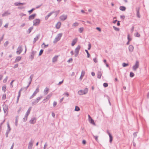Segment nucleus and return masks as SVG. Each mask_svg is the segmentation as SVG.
<instances>
[{
    "label": "nucleus",
    "instance_id": "11",
    "mask_svg": "<svg viewBox=\"0 0 149 149\" xmlns=\"http://www.w3.org/2000/svg\"><path fill=\"white\" fill-rule=\"evenodd\" d=\"M36 119L35 117L32 118L30 120L29 122L31 124H34L36 122Z\"/></svg>",
    "mask_w": 149,
    "mask_h": 149
},
{
    "label": "nucleus",
    "instance_id": "41",
    "mask_svg": "<svg viewBox=\"0 0 149 149\" xmlns=\"http://www.w3.org/2000/svg\"><path fill=\"white\" fill-rule=\"evenodd\" d=\"M34 10L35 9L34 8H33L31 10H29L28 12L29 13V14H31Z\"/></svg>",
    "mask_w": 149,
    "mask_h": 149
},
{
    "label": "nucleus",
    "instance_id": "29",
    "mask_svg": "<svg viewBox=\"0 0 149 149\" xmlns=\"http://www.w3.org/2000/svg\"><path fill=\"white\" fill-rule=\"evenodd\" d=\"M122 11H124L125 10L126 8L124 6H120L119 8Z\"/></svg>",
    "mask_w": 149,
    "mask_h": 149
},
{
    "label": "nucleus",
    "instance_id": "22",
    "mask_svg": "<svg viewBox=\"0 0 149 149\" xmlns=\"http://www.w3.org/2000/svg\"><path fill=\"white\" fill-rule=\"evenodd\" d=\"M25 3H19L18 2H15L14 3V4L15 6H18L21 5H24Z\"/></svg>",
    "mask_w": 149,
    "mask_h": 149
},
{
    "label": "nucleus",
    "instance_id": "49",
    "mask_svg": "<svg viewBox=\"0 0 149 149\" xmlns=\"http://www.w3.org/2000/svg\"><path fill=\"white\" fill-rule=\"evenodd\" d=\"M78 24L77 22H76L73 24H72V26H78Z\"/></svg>",
    "mask_w": 149,
    "mask_h": 149
},
{
    "label": "nucleus",
    "instance_id": "23",
    "mask_svg": "<svg viewBox=\"0 0 149 149\" xmlns=\"http://www.w3.org/2000/svg\"><path fill=\"white\" fill-rule=\"evenodd\" d=\"M49 91V89L47 88H46L44 91V94L45 95H47Z\"/></svg>",
    "mask_w": 149,
    "mask_h": 149
},
{
    "label": "nucleus",
    "instance_id": "32",
    "mask_svg": "<svg viewBox=\"0 0 149 149\" xmlns=\"http://www.w3.org/2000/svg\"><path fill=\"white\" fill-rule=\"evenodd\" d=\"M7 127L8 129L6 131L10 132V131L11 129L8 123H7Z\"/></svg>",
    "mask_w": 149,
    "mask_h": 149
},
{
    "label": "nucleus",
    "instance_id": "34",
    "mask_svg": "<svg viewBox=\"0 0 149 149\" xmlns=\"http://www.w3.org/2000/svg\"><path fill=\"white\" fill-rule=\"evenodd\" d=\"M80 110V108L78 107L77 106H75V109H74V110L75 111H79Z\"/></svg>",
    "mask_w": 149,
    "mask_h": 149
},
{
    "label": "nucleus",
    "instance_id": "60",
    "mask_svg": "<svg viewBox=\"0 0 149 149\" xmlns=\"http://www.w3.org/2000/svg\"><path fill=\"white\" fill-rule=\"evenodd\" d=\"M14 81V80H12L11 82H10V85L11 86V88H12L13 86V82Z\"/></svg>",
    "mask_w": 149,
    "mask_h": 149
},
{
    "label": "nucleus",
    "instance_id": "18",
    "mask_svg": "<svg viewBox=\"0 0 149 149\" xmlns=\"http://www.w3.org/2000/svg\"><path fill=\"white\" fill-rule=\"evenodd\" d=\"M85 72L83 70H82L81 72V74L80 77L79 78L81 80L83 78V77L84 76L85 74Z\"/></svg>",
    "mask_w": 149,
    "mask_h": 149
},
{
    "label": "nucleus",
    "instance_id": "21",
    "mask_svg": "<svg viewBox=\"0 0 149 149\" xmlns=\"http://www.w3.org/2000/svg\"><path fill=\"white\" fill-rule=\"evenodd\" d=\"M22 58V57L20 56H17L16 58L15 62H17L20 61Z\"/></svg>",
    "mask_w": 149,
    "mask_h": 149
},
{
    "label": "nucleus",
    "instance_id": "4",
    "mask_svg": "<svg viewBox=\"0 0 149 149\" xmlns=\"http://www.w3.org/2000/svg\"><path fill=\"white\" fill-rule=\"evenodd\" d=\"M139 63L138 61H136L135 64L132 67V69L134 71H136V69L139 68Z\"/></svg>",
    "mask_w": 149,
    "mask_h": 149
},
{
    "label": "nucleus",
    "instance_id": "63",
    "mask_svg": "<svg viewBox=\"0 0 149 149\" xmlns=\"http://www.w3.org/2000/svg\"><path fill=\"white\" fill-rule=\"evenodd\" d=\"M47 146V143H45V144L44 145V147H43V149H45L46 148V147Z\"/></svg>",
    "mask_w": 149,
    "mask_h": 149
},
{
    "label": "nucleus",
    "instance_id": "37",
    "mask_svg": "<svg viewBox=\"0 0 149 149\" xmlns=\"http://www.w3.org/2000/svg\"><path fill=\"white\" fill-rule=\"evenodd\" d=\"M134 74L132 72H131L130 73V76L131 77H134Z\"/></svg>",
    "mask_w": 149,
    "mask_h": 149
},
{
    "label": "nucleus",
    "instance_id": "39",
    "mask_svg": "<svg viewBox=\"0 0 149 149\" xmlns=\"http://www.w3.org/2000/svg\"><path fill=\"white\" fill-rule=\"evenodd\" d=\"M85 51L86 52V53L87 54V57L88 58H89L90 57V54H89L88 51L86 50V49H85Z\"/></svg>",
    "mask_w": 149,
    "mask_h": 149
},
{
    "label": "nucleus",
    "instance_id": "13",
    "mask_svg": "<svg viewBox=\"0 0 149 149\" xmlns=\"http://www.w3.org/2000/svg\"><path fill=\"white\" fill-rule=\"evenodd\" d=\"M77 38H75L72 41L71 45L72 46H74L75 44L77 43Z\"/></svg>",
    "mask_w": 149,
    "mask_h": 149
},
{
    "label": "nucleus",
    "instance_id": "42",
    "mask_svg": "<svg viewBox=\"0 0 149 149\" xmlns=\"http://www.w3.org/2000/svg\"><path fill=\"white\" fill-rule=\"evenodd\" d=\"M43 52V49H41L40 51L39 54V56H40L41 55H42V54Z\"/></svg>",
    "mask_w": 149,
    "mask_h": 149
},
{
    "label": "nucleus",
    "instance_id": "28",
    "mask_svg": "<svg viewBox=\"0 0 149 149\" xmlns=\"http://www.w3.org/2000/svg\"><path fill=\"white\" fill-rule=\"evenodd\" d=\"M38 102L37 101L36 99L33 100L32 102V105H34L36 104Z\"/></svg>",
    "mask_w": 149,
    "mask_h": 149
},
{
    "label": "nucleus",
    "instance_id": "55",
    "mask_svg": "<svg viewBox=\"0 0 149 149\" xmlns=\"http://www.w3.org/2000/svg\"><path fill=\"white\" fill-rule=\"evenodd\" d=\"M91 44H90V43L88 44V50H90L91 49Z\"/></svg>",
    "mask_w": 149,
    "mask_h": 149
},
{
    "label": "nucleus",
    "instance_id": "5",
    "mask_svg": "<svg viewBox=\"0 0 149 149\" xmlns=\"http://www.w3.org/2000/svg\"><path fill=\"white\" fill-rule=\"evenodd\" d=\"M39 86H38L37 87L36 89V90L34 92V93L32 94V95L30 97V99H31L34 96H35L36 95V94L38 93L39 92Z\"/></svg>",
    "mask_w": 149,
    "mask_h": 149
},
{
    "label": "nucleus",
    "instance_id": "10",
    "mask_svg": "<svg viewBox=\"0 0 149 149\" xmlns=\"http://www.w3.org/2000/svg\"><path fill=\"white\" fill-rule=\"evenodd\" d=\"M36 15V14L35 13L33 14L30 16L29 17V20H31L33 19Z\"/></svg>",
    "mask_w": 149,
    "mask_h": 149
},
{
    "label": "nucleus",
    "instance_id": "50",
    "mask_svg": "<svg viewBox=\"0 0 149 149\" xmlns=\"http://www.w3.org/2000/svg\"><path fill=\"white\" fill-rule=\"evenodd\" d=\"M83 30V28H80L79 29V31L80 33H82Z\"/></svg>",
    "mask_w": 149,
    "mask_h": 149
},
{
    "label": "nucleus",
    "instance_id": "53",
    "mask_svg": "<svg viewBox=\"0 0 149 149\" xmlns=\"http://www.w3.org/2000/svg\"><path fill=\"white\" fill-rule=\"evenodd\" d=\"M72 58H70L68 61L67 62L68 63L72 62Z\"/></svg>",
    "mask_w": 149,
    "mask_h": 149
},
{
    "label": "nucleus",
    "instance_id": "44",
    "mask_svg": "<svg viewBox=\"0 0 149 149\" xmlns=\"http://www.w3.org/2000/svg\"><path fill=\"white\" fill-rule=\"evenodd\" d=\"M113 27L114 29L116 31H118L119 30V28H117L114 26H113Z\"/></svg>",
    "mask_w": 149,
    "mask_h": 149
},
{
    "label": "nucleus",
    "instance_id": "36",
    "mask_svg": "<svg viewBox=\"0 0 149 149\" xmlns=\"http://www.w3.org/2000/svg\"><path fill=\"white\" fill-rule=\"evenodd\" d=\"M2 90L5 92H6V86H4L2 87Z\"/></svg>",
    "mask_w": 149,
    "mask_h": 149
},
{
    "label": "nucleus",
    "instance_id": "59",
    "mask_svg": "<svg viewBox=\"0 0 149 149\" xmlns=\"http://www.w3.org/2000/svg\"><path fill=\"white\" fill-rule=\"evenodd\" d=\"M9 133H10L9 132L6 131V137L7 138L8 137V134Z\"/></svg>",
    "mask_w": 149,
    "mask_h": 149
},
{
    "label": "nucleus",
    "instance_id": "27",
    "mask_svg": "<svg viewBox=\"0 0 149 149\" xmlns=\"http://www.w3.org/2000/svg\"><path fill=\"white\" fill-rule=\"evenodd\" d=\"M102 76V73L100 71H98L97 72V78L99 79L101 78Z\"/></svg>",
    "mask_w": 149,
    "mask_h": 149
},
{
    "label": "nucleus",
    "instance_id": "43",
    "mask_svg": "<svg viewBox=\"0 0 149 149\" xmlns=\"http://www.w3.org/2000/svg\"><path fill=\"white\" fill-rule=\"evenodd\" d=\"M128 65V63H123L122 65L123 67H125L127 66Z\"/></svg>",
    "mask_w": 149,
    "mask_h": 149
},
{
    "label": "nucleus",
    "instance_id": "8",
    "mask_svg": "<svg viewBox=\"0 0 149 149\" xmlns=\"http://www.w3.org/2000/svg\"><path fill=\"white\" fill-rule=\"evenodd\" d=\"M67 15H63L60 17V18L61 20L64 21L67 19Z\"/></svg>",
    "mask_w": 149,
    "mask_h": 149
},
{
    "label": "nucleus",
    "instance_id": "38",
    "mask_svg": "<svg viewBox=\"0 0 149 149\" xmlns=\"http://www.w3.org/2000/svg\"><path fill=\"white\" fill-rule=\"evenodd\" d=\"M8 109V108L6 106L3 107V109L4 113H6Z\"/></svg>",
    "mask_w": 149,
    "mask_h": 149
},
{
    "label": "nucleus",
    "instance_id": "24",
    "mask_svg": "<svg viewBox=\"0 0 149 149\" xmlns=\"http://www.w3.org/2000/svg\"><path fill=\"white\" fill-rule=\"evenodd\" d=\"M89 121L90 122V123L92 124H93V125H95V123L94 122V121L93 120L92 118L89 120Z\"/></svg>",
    "mask_w": 149,
    "mask_h": 149
},
{
    "label": "nucleus",
    "instance_id": "51",
    "mask_svg": "<svg viewBox=\"0 0 149 149\" xmlns=\"http://www.w3.org/2000/svg\"><path fill=\"white\" fill-rule=\"evenodd\" d=\"M103 85L104 87H106L108 86V84L107 83H104L103 84Z\"/></svg>",
    "mask_w": 149,
    "mask_h": 149
},
{
    "label": "nucleus",
    "instance_id": "25",
    "mask_svg": "<svg viewBox=\"0 0 149 149\" xmlns=\"http://www.w3.org/2000/svg\"><path fill=\"white\" fill-rule=\"evenodd\" d=\"M48 44L46 45L45 44V43H43L41 45V47L42 48L45 49L48 46Z\"/></svg>",
    "mask_w": 149,
    "mask_h": 149
},
{
    "label": "nucleus",
    "instance_id": "20",
    "mask_svg": "<svg viewBox=\"0 0 149 149\" xmlns=\"http://www.w3.org/2000/svg\"><path fill=\"white\" fill-rule=\"evenodd\" d=\"M134 49L133 46L132 45H130L129 47V50L130 52H132L133 51Z\"/></svg>",
    "mask_w": 149,
    "mask_h": 149
},
{
    "label": "nucleus",
    "instance_id": "33",
    "mask_svg": "<svg viewBox=\"0 0 149 149\" xmlns=\"http://www.w3.org/2000/svg\"><path fill=\"white\" fill-rule=\"evenodd\" d=\"M33 76H34V75L33 74H32L31 75L29 79V81H32V79L33 77Z\"/></svg>",
    "mask_w": 149,
    "mask_h": 149
},
{
    "label": "nucleus",
    "instance_id": "17",
    "mask_svg": "<svg viewBox=\"0 0 149 149\" xmlns=\"http://www.w3.org/2000/svg\"><path fill=\"white\" fill-rule=\"evenodd\" d=\"M80 48V46L79 45H78L75 49V52L79 53Z\"/></svg>",
    "mask_w": 149,
    "mask_h": 149
},
{
    "label": "nucleus",
    "instance_id": "45",
    "mask_svg": "<svg viewBox=\"0 0 149 149\" xmlns=\"http://www.w3.org/2000/svg\"><path fill=\"white\" fill-rule=\"evenodd\" d=\"M6 98V95L5 94H4L3 95V96L2 97V100H4Z\"/></svg>",
    "mask_w": 149,
    "mask_h": 149
},
{
    "label": "nucleus",
    "instance_id": "2",
    "mask_svg": "<svg viewBox=\"0 0 149 149\" xmlns=\"http://www.w3.org/2000/svg\"><path fill=\"white\" fill-rule=\"evenodd\" d=\"M62 33H59L57 35V36L55 38L54 40L53 41V42L54 43H56L58 41L60 40L61 37H62Z\"/></svg>",
    "mask_w": 149,
    "mask_h": 149
},
{
    "label": "nucleus",
    "instance_id": "12",
    "mask_svg": "<svg viewBox=\"0 0 149 149\" xmlns=\"http://www.w3.org/2000/svg\"><path fill=\"white\" fill-rule=\"evenodd\" d=\"M107 134L109 135V142L111 143L113 140V137L110 134V132H109V130H107Z\"/></svg>",
    "mask_w": 149,
    "mask_h": 149
},
{
    "label": "nucleus",
    "instance_id": "7",
    "mask_svg": "<svg viewBox=\"0 0 149 149\" xmlns=\"http://www.w3.org/2000/svg\"><path fill=\"white\" fill-rule=\"evenodd\" d=\"M33 141H32L31 139V141L29 142L28 144V149H32V146Z\"/></svg>",
    "mask_w": 149,
    "mask_h": 149
},
{
    "label": "nucleus",
    "instance_id": "52",
    "mask_svg": "<svg viewBox=\"0 0 149 149\" xmlns=\"http://www.w3.org/2000/svg\"><path fill=\"white\" fill-rule=\"evenodd\" d=\"M93 136L95 138V139L97 141V140H98V136H94V135H93Z\"/></svg>",
    "mask_w": 149,
    "mask_h": 149
},
{
    "label": "nucleus",
    "instance_id": "64",
    "mask_svg": "<svg viewBox=\"0 0 149 149\" xmlns=\"http://www.w3.org/2000/svg\"><path fill=\"white\" fill-rule=\"evenodd\" d=\"M25 25V23H23L21 25H20V27L21 28H22Z\"/></svg>",
    "mask_w": 149,
    "mask_h": 149
},
{
    "label": "nucleus",
    "instance_id": "47",
    "mask_svg": "<svg viewBox=\"0 0 149 149\" xmlns=\"http://www.w3.org/2000/svg\"><path fill=\"white\" fill-rule=\"evenodd\" d=\"M42 98V97L40 96V97H38L36 99L37 100V101L38 102L39 100H40Z\"/></svg>",
    "mask_w": 149,
    "mask_h": 149
},
{
    "label": "nucleus",
    "instance_id": "54",
    "mask_svg": "<svg viewBox=\"0 0 149 149\" xmlns=\"http://www.w3.org/2000/svg\"><path fill=\"white\" fill-rule=\"evenodd\" d=\"M57 103L55 101H54L53 103V106L54 107H55L57 105Z\"/></svg>",
    "mask_w": 149,
    "mask_h": 149
},
{
    "label": "nucleus",
    "instance_id": "15",
    "mask_svg": "<svg viewBox=\"0 0 149 149\" xmlns=\"http://www.w3.org/2000/svg\"><path fill=\"white\" fill-rule=\"evenodd\" d=\"M36 53V52L35 51H33L31 54V56H30V58L31 59V60H33L34 57V56Z\"/></svg>",
    "mask_w": 149,
    "mask_h": 149
},
{
    "label": "nucleus",
    "instance_id": "57",
    "mask_svg": "<svg viewBox=\"0 0 149 149\" xmlns=\"http://www.w3.org/2000/svg\"><path fill=\"white\" fill-rule=\"evenodd\" d=\"M136 16L139 18H140V15L139 14V12L136 13Z\"/></svg>",
    "mask_w": 149,
    "mask_h": 149
},
{
    "label": "nucleus",
    "instance_id": "46",
    "mask_svg": "<svg viewBox=\"0 0 149 149\" xmlns=\"http://www.w3.org/2000/svg\"><path fill=\"white\" fill-rule=\"evenodd\" d=\"M135 9H136V13L139 12V10H140V8L139 7H136V8Z\"/></svg>",
    "mask_w": 149,
    "mask_h": 149
},
{
    "label": "nucleus",
    "instance_id": "6",
    "mask_svg": "<svg viewBox=\"0 0 149 149\" xmlns=\"http://www.w3.org/2000/svg\"><path fill=\"white\" fill-rule=\"evenodd\" d=\"M22 50L23 49L22 48V46L21 45H19L17 50L16 53L18 55L20 54L22 51Z\"/></svg>",
    "mask_w": 149,
    "mask_h": 149
},
{
    "label": "nucleus",
    "instance_id": "48",
    "mask_svg": "<svg viewBox=\"0 0 149 149\" xmlns=\"http://www.w3.org/2000/svg\"><path fill=\"white\" fill-rule=\"evenodd\" d=\"M8 77L7 76H6L5 78L3 80V82L4 83H5L6 81L8 79Z\"/></svg>",
    "mask_w": 149,
    "mask_h": 149
},
{
    "label": "nucleus",
    "instance_id": "9",
    "mask_svg": "<svg viewBox=\"0 0 149 149\" xmlns=\"http://www.w3.org/2000/svg\"><path fill=\"white\" fill-rule=\"evenodd\" d=\"M10 14V11L8 10L7 11H5L4 13L2 14V17H5L7 16Z\"/></svg>",
    "mask_w": 149,
    "mask_h": 149
},
{
    "label": "nucleus",
    "instance_id": "14",
    "mask_svg": "<svg viewBox=\"0 0 149 149\" xmlns=\"http://www.w3.org/2000/svg\"><path fill=\"white\" fill-rule=\"evenodd\" d=\"M40 36V34H39L37 35L36 37L34 38L33 41V44L35 43L38 40Z\"/></svg>",
    "mask_w": 149,
    "mask_h": 149
},
{
    "label": "nucleus",
    "instance_id": "62",
    "mask_svg": "<svg viewBox=\"0 0 149 149\" xmlns=\"http://www.w3.org/2000/svg\"><path fill=\"white\" fill-rule=\"evenodd\" d=\"M22 91V89H20L19 91V92H18V96H20V95H21V92Z\"/></svg>",
    "mask_w": 149,
    "mask_h": 149
},
{
    "label": "nucleus",
    "instance_id": "40",
    "mask_svg": "<svg viewBox=\"0 0 149 149\" xmlns=\"http://www.w3.org/2000/svg\"><path fill=\"white\" fill-rule=\"evenodd\" d=\"M134 36L136 37H139L140 36V34L138 32H137L136 33H135Z\"/></svg>",
    "mask_w": 149,
    "mask_h": 149
},
{
    "label": "nucleus",
    "instance_id": "26",
    "mask_svg": "<svg viewBox=\"0 0 149 149\" xmlns=\"http://www.w3.org/2000/svg\"><path fill=\"white\" fill-rule=\"evenodd\" d=\"M58 56H56L52 58V62H55L57 60Z\"/></svg>",
    "mask_w": 149,
    "mask_h": 149
},
{
    "label": "nucleus",
    "instance_id": "1",
    "mask_svg": "<svg viewBox=\"0 0 149 149\" xmlns=\"http://www.w3.org/2000/svg\"><path fill=\"white\" fill-rule=\"evenodd\" d=\"M88 91V89L87 88H85L84 90H81L78 92V93L79 95H85L87 93Z\"/></svg>",
    "mask_w": 149,
    "mask_h": 149
},
{
    "label": "nucleus",
    "instance_id": "3",
    "mask_svg": "<svg viewBox=\"0 0 149 149\" xmlns=\"http://www.w3.org/2000/svg\"><path fill=\"white\" fill-rule=\"evenodd\" d=\"M40 22V20L38 19H36L33 21V25L36 26L39 24Z\"/></svg>",
    "mask_w": 149,
    "mask_h": 149
},
{
    "label": "nucleus",
    "instance_id": "19",
    "mask_svg": "<svg viewBox=\"0 0 149 149\" xmlns=\"http://www.w3.org/2000/svg\"><path fill=\"white\" fill-rule=\"evenodd\" d=\"M61 22H58L56 24V28L57 29H59L61 27Z\"/></svg>",
    "mask_w": 149,
    "mask_h": 149
},
{
    "label": "nucleus",
    "instance_id": "56",
    "mask_svg": "<svg viewBox=\"0 0 149 149\" xmlns=\"http://www.w3.org/2000/svg\"><path fill=\"white\" fill-rule=\"evenodd\" d=\"M127 39L129 41H130L132 40L131 38H130V35L129 34L127 35Z\"/></svg>",
    "mask_w": 149,
    "mask_h": 149
},
{
    "label": "nucleus",
    "instance_id": "31",
    "mask_svg": "<svg viewBox=\"0 0 149 149\" xmlns=\"http://www.w3.org/2000/svg\"><path fill=\"white\" fill-rule=\"evenodd\" d=\"M52 93H50L48 95L45 97V98L47 100H48L52 96Z\"/></svg>",
    "mask_w": 149,
    "mask_h": 149
},
{
    "label": "nucleus",
    "instance_id": "35",
    "mask_svg": "<svg viewBox=\"0 0 149 149\" xmlns=\"http://www.w3.org/2000/svg\"><path fill=\"white\" fill-rule=\"evenodd\" d=\"M55 13V11H53L50 13H49L47 15V17H49L53 13Z\"/></svg>",
    "mask_w": 149,
    "mask_h": 149
},
{
    "label": "nucleus",
    "instance_id": "58",
    "mask_svg": "<svg viewBox=\"0 0 149 149\" xmlns=\"http://www.w3.org/2000/svg\"><path fill=\"white\" fill-rule=\"evenodd\" d=\"M8 41H6L4 43V46H6L8 45Z\"/></svg>",
    "mask_w": 149,
    "mask_h": 149
},
{
    "label": "nucleus",
    "instance_id": "16",
    "mask_svg": "<svg viewBox=\"0 0 149 149\" xmlns=\"http://www.w3.org/2000/svg\"><path fill=\"white\" fill-rule=\"evenodd\" d=\"M31 107H30L28 109V110L26 112V114L25 115V117L26 118V117H28V116L29 115V113H30V112L31 110Z\"/></svg>",
    "mask_w": 149,
    "mask_h": 149
},
{
    "label": "nucleus",
    "instance_id": "30",
    "mask_svg": "<svg viewBox=\"0 0 149 149\" xmlns=\"http://www.w3.org/2000/svg\"><path fill=\"white\" fill-rule=\"evenodd\" d=\"M33 29V26H32V27H30L28 29V30L27 31V33L29 34L30 33Z\"/></svg>",
    "mask_w": 149,
    "mask_h": 149
},
{
    "label": "nucleus",
    "instance_id": "61",
    "mask_svg": "<svg viewBox=\"0 0 149 149\" xmlns=\"http://www.w3.org/2000/svg\"><path fill=\"white\" fill-rule=\"evenodd\" d=\"M27 117H26V118L25 117H25L24 118H23V121L24 122L26 121V120H27Z\"/></svg>",
    "mask_w": 149,
    "mask_h": 149
}]
</instances>
